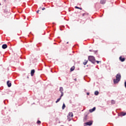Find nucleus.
Here are the masks:
<instances>
[{
    "instance_id": "obj_1",
    "label": "nucleus",
    "mask_w": 126,
    "mask_h": 126,
    "mask_svg": "<svg viewBox=\"0 0 126 126\" xmlns=\"http://www.w3.org/2000/svg\"><path fill=\"white\" fill-rule=\"evenodd\" d=\"M116 79H114L113 80V82L114 84H116V83H118L121 81V78H122V75H121L120 73H118L116 75Z\"/></svg>"
},
{
    "instance_id": "obj_2",
    "label": "nucleus",
    "mask_w": 126,
    "mask_h": 126,
    "mask_svg": "<svg viewBox=\"0 0 126 126\" xmlns=\"http://www.w3.org/2000/svg\"><path fill=\"white\" fill-rule=\"evenodd\" d=\"M88 60L90 62L92 63H96V60H95V57L94 56H90L88 57Z\"/></svg>"
},
{
    "instance_id": "obj_3",
    "label": "nucleus",
    "mask_w": 126,
    "mask_h": 126,
    "mask_svg": "<svg viewBox=\"0 0 126 126\" xmlns=\"http://www.w3.org/2000/svg\"><path fill=\"white\" fill-rule=\"evenodd\" d=\"M73 117V113L72 112H69L67 115V120L68 122H70V120Z\"/></svg>"
},
{
    "instance_id": "obj_4",
    "label": "nucleus",
    "mask_w": 126,
    "mask_h": 126,
    "mask_svg": "<svg viewBox=\"0 0 126 126\" xmlns=\"http://www.w3.org/2000/svg\"><path fill=\"white\" fill-rule=\"evenodd\" d=\"M60 91L61 92V97H63V87H60Z\"/></svg>"
},
{
    "instance_id": "obj_5",
    "label": "nucleus",
    "mask_w": 126,
    "mask_h": 126,
    "mask_svg": "<svg viewBox=\"0 0 126 126\" xmlns=\"http://www.w3.org/2000/svg\"><path fill=\"white\" fill-rule=\"evenodd\" d=\"M92 124H93V122L92 121H90L89 122H87L85 124L86 126H92Z\"/></svg>"
},
{
    "instance_id": "obj_6",
    "label": "nucleus",
    "mask_w": 126,
    "mask_h": 126,
    "mask_svg": "<svg viewBox=\"0 0 126 126\" xmlns=\"http://www.w3.org/2000/svg\"><path fill=\"white\" fill-rule=\"evenodd\" d=\"M34 73H35V70H32L31 72V76H34Z\"/></svg>"
},
{
    "instance_id": "obj_7",
    "label": "nucleus",
    "mask_w": 126,
    "mask_h": 126,
    "mask_svg": "<svg viewBox=\"0 0 126 126\" xmlns=\"http://www.w3.org/2000/svg\"><path fill=\"white\" fill-rule=\"evenodd\" d=\"M95 110H96V107H94L92 109H90L89 112H90V113H93V112H94V111H95Z\"/></svg>"
},
{
    "instance_id": "obj_8",
    "label": "nucleus",
    "mask_w": 126,
    "mask_h": 126,
    "mask_svg": "<svg viewBox=\"0 0 126 126\" xmlns=\"http://www.w3.org/2000/svg\"><path fill=\"white\" fill-rule=\"evenodd\" d=\"M119 59L121 62H125V61H126V59L125 58L122 57V56L120 57Z\"/></svg>"
},
{
    "instance_id": "obj_9",
    "label": "nucleus",
    "mask_w": 126,
    "mask_h": 126,
    "mask_svg": "<svg viewBox=\"0 0 126 126\" xmlns=\"http://www.w3.org/2000/svg\"><path fill=\"white\" fill-rule=\"evenodd\" d=\"M88 15H89V14L87 13H85L82 14L83 17H84V16H85V17H87L88 16Z\"/></svg>"
},
{
    "instance_id": "obj_10",
    "label": "nucleus",
    "mask_w": 126,
    "mask_h": 126,
    "mask_svg": "<svg viewBox=\"0 0 126 126\" xmlns=\"http://www.w3.org/2000/svg\"><path fill=\"white\" fill-rule=\"evenodd\" d=\"M7 84L8 87H11V83L9 82V81H8L7 82Z\"/></svg>"
},
{
    "instance_id": "obj_11",
    "label": "nucleus",
    "mask_w": 126,
    "mask_h": 126,
    "mask_svg": "<svg viewBox=\"0 0 126 126\" xmlns=\"http://www.w3.org/2000/svg\"><path fill=\"white\" fill-rule=\"evenodd\" d=\"M105 3H106V0H100V3L101 4H105Z\"/></svg>"
},
{
    "instance_id": "obj_12",
    "label": "nucleus",
    "mask_w": 126,
    "mask_h": 126,
    "mask_svg": "<svg viewBox=\"0 0 126 126\" xmlns=\"http://www.w3.org/2000/svg\"><path fill=\"white\" fill-rule=\"evenodd\" d=\"M2 49H6V48H7V45H6V44H3L2 45Z\"/></svg>"
},
{
    "instance_id": "obj_13",
    "label": "nucleus",
    "mask_w": 126,
    "mask_h": 126,
    "mask_svg": "<svg viewBox=\"0 0 126 126\" xmlns=\"http://www.w3.org/2000/svg\"><path fill=\"white\" fill-rule=\"evenodd\" d=\"M62 95H61L60 97L57 99V101H56V103H58V102H60V101H61V99H62Z\"/></svg>"
},
{
    "instance_id": "obj_14",
    "label": "nucleus",
    "mask_w": 126,
    "mask_h": 126,
    "mask_svg": "<svg viewBox=\"0 0 126 126\" xmlns=\"http://www.w3.org/2000/svg\"><path fill=\"white\" fill-rule=\"evenodd\" d=\"M87 63H88V60H85L83 62V64H84V65H86V64H87Z\"/></svg>"
},
{
    "instance_id": "obj_15",
    "label": "nucleus",
    "mask_w": 126,
    "mask_h": 126,
    "mask_svg": "<svg viewBox=\"0 0 126 126\" xmlns=\"http://www.w3.org/2000/svg\"><path fill=\"white\" fill-rule=\"evenodd\" d=\"M120 115H121V116H126V113L124 112H121Z\"/></svg>"
},
{
    "instance_id": "obj_16",
    "label": "nucleus",
    "mask_w": 126,
    "mask_h": 126,
    "mask_svg": "<svg viewBox=\"0 0 126 126\" xmlns=\"http://www.w3.org/2000/svg\"><path fill=\"white\" fill-rule=\"evenodd\" d=\"M75 8H77V9H80V10H82V8H80L77 7V6H75Z\"/></svg>"
},
{
    "instance_id": "obj_17",
    "label": "nucleus",
    "mask_w": 126,
    "mask_h": 126,
    "mask_svg": "<svg viewBox=\"0 0 126 126\" xmlns=\"http://www.w3.org/2000/svg\"><path fill=\"white\" fill-rule=\"evenodd\" d=\"M111 104H112V105H114V104H116V101L114 100H111Z\"/></svg>"
},
{
    "instance_id": "obj_18",
    "label": "nucleus",
    "mask_w": 126,
    "mask_h": 126,
    "mask_svg": "<svg viewBox=\"0 0 126 126\" xmlns=\"http://www.w3.org/2000/svg\"><path fill=\"white\" fill-rule=\"evenodd\" d=\"M74 66H73L71 68H70V71H73L74 70Z\"/></svg>"
},
{
    "instance_id": "obj_19",
    "label": "nucleus",
    "mask_w": 126,
    "mask_h": 126,
    "mask_svg": "<svg viewBox=\"0 0 126 126\" xmlns=\"http://www.w3.org/2000/svg\"><path fill=\"white\" fill-rule=\"evenodd\" d=\"M64 108H65V104H64V103H63V105L62 106L63 110H64Z\"/></svg>"
},
{
    "instance_id": "obj_20",
    "label": "nucleus",
    "mask_w": 126,
    "mask_h": 126,
    "mask_svg": "<svg viewBox=\"0 0 126 126\" xmlns=\"http://www.w3.org/2000/svg\"><path fill=\"white\" fill-rule=\"evenodd\" d=\"M94 94H95V95H98V94H99V92H98V91H95V92H94Z\"/></svg>"
},
{
    "instance_id": "obj_21",
    "label": "nucleus",
    "mask_w": 126,
    "mask_h": 126,
    "mask_svg": "<svg viewBox=\"0 0 126 126\" xmlns=\"http://www.w3.org/2000/svg\"><path fill=\"white\" fill-rule=\"evenodd\" d=\"M37 124L38 125H41V121L38 120L37 122Z\"/></svg>"
},
{
    "instance_id": "obj_22",
    "label": "nucleus",
    "mask_w": 126,
    "mask_h": 126,
    "mask_svg": "<svg viewBox=\"0 0 126 126\" xmlns=\"http://www.w3.org/2000/svg\"><path fill=\"white\" fill-rule=\"evenodd\" d=\"M95 62L97 63H101V61H95Z\"/></svg>"
},
{
    "instance_id": "obj_23",
    "label": "nucleus",
    "mask_w": 126,
    "mask_h": 126,
    "mask_svg": "<svg viewBox=\"0 0 126 126\" xmlns=\"http://www.w3.org/2000/svg\"><path fill=\"white\" fill-rule=\"evenodd\" d=\"M45 9H46V8H45V7H43L42 8V10H45Z\"/></svg>"
},
{
    "instance_id": "obj_24",
    "label": "nucleus",
    "mask_w": 126,
    "mask_h": 126,
    "mask_svg": "<svg viewBox=\"0 0 126 126\" xmlns=\"http://www.w3.org/2000/svg\"><path fill=\"white\" fill-rule=\"evenodd\" d=\"M125 87L126 88V81L125 82Z\"/></svg>"
},
{
    "instance_id": "obj_25",
    "label": "nucleus",
    "mask_w": 126,
    "mask_h": 126,
    "mask_svg": "<svg viewBox=\"0 0 126 126\" xmlns=\"http://www.w3.org/2000/svg\"><path fill=\"white\" fill-rule=\"evenodd\" d=\"M39 11H40V10H38L36 11V13H39Z\"/></svg>"
},
{
    "instance_id": "obj_26",
    "label": "nucleus",
    "mask_w": 126,
    "mask_h": 126,
    "mask_svg": "<svg viewBox=\"0 0 126 126\" xmlns=\"http://www.w3.org/2000/svg\"><path fill=\"white\" fill-rule=\"evenodd\" d=\"M90 94L89 93H87V95H89Z\"/></svg>"
},
{
    "instance_id": "obj_27",
    "label": "nucleus",
    "mask_w": 126,
    "mask_h": 126,
    "mask_svg": "<svg viewBox=\"0 0 126 126\" xmlns=\"http://www.w3.org/2000/svg\"><path fill=\"white\" fill-rule=\"evenodd\" d=\"M94 53H97V51H94Z\"/></svg>"
},
{
    "instance_id": "obj_28",
    "label": "nucleus",
    "mask_w": 126,
    "mask_h": 126,
    "mask_svg": "<svg viewBox=\"0 0 126 126\" xmlns=\"http://www.w3.org/2000/svg\"><path fill=\"white\" fill-rule=\"evenodd\" d=\"M90 52H93V51H92V50H90Z\"/></svg>"
},
{
    "instance_id": "obj_29",
    "label": "nucleus",
    "mask_w": 126,
    "mask_h": 126,
    "mask_svg": "<svg viewBox=\"0 0 126 126\" xmlns=\"http://www.w3.org/2000/svg\"><path fill=\"white\" fill-rule=\"evenodd\" d=\"M75 81H77L76 78L74 79Z\"/></svg>"
},
{
    "instance_id": "obj_30",
    "label": "nucleus",
    "mask_w": 126,
    "mask_h": 126,
    "mask_svg": "<svg viewBox=\"0 0 126 126\" xmlns=\"http://www.w3.org/2000/svg\"><path fill=\"white\" fill-rule=\"evenodd\" d=\"M5 0H4V1H5Z\"/></svg>"
},
{
    "instance_id": "obj_31",
    "label": "nucleus",
    "mask_w": 126,
    "mask_h": 126,
    "mask_svg": "<svg viewBox=\"0 0 126 126\" xmlns=\"http://www.w3.org/2000/svg\"><path fill=\"white\" fill-rule=\"evenodd\" d=\"M67 44H68V42H67Z\"/></svg>"
}]
</instances>
